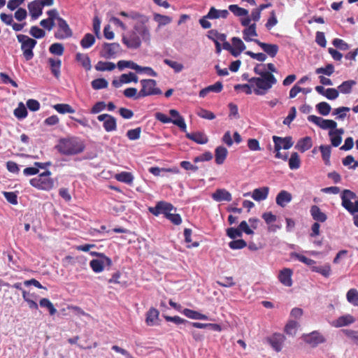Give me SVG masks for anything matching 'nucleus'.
Returning a JSON list of instances; mask_svg holds the SVG:
<instances>
[{"instance_id": "obj_1", "label": "nucleus", "mask_w": 358, "mask_h": 358, "mask_svg": "<svg viewBox=\"0 0 358 358\" xmlns=\"http://www.w3.org/2000/svg\"><path fill=\"white\" fill-rule=\"evenodd\" d=\"M264 64H257L254 68V72L260 77H253L250 80V83H254L256 88L254 92L257 95H264L272 88L273 85L277 83V79L273 73L263 71L260 69Z\"/></svg>"}, {"instance_id": "obj_2", "label": "nucleus", "mask_w": 358, "mask_h": 358, "mask_svg": "<svg viewBox=\"0 0 358 358\" xmlns=\"http://www.w3.org/2000/svg\"><path fill=\"white\" fill-rule=\"evenodd\" d=\"M55 148L60 154L70 156L82 152L84 150L85 145L80 138L69 136L60 138Z\"/></svg>"}, {"instance_id": "obj_3", "label": "nucleus", "mask_w": 358, "mask_h": 358, "mask_svg": "<svg viewBox=\"0 0 358 358\" xmlns=\"http://www.w3.org/2000/svg\"><path fill=\"white\" fill-rule=\"evenodd\" d=\"M173 208V206L171 203L160 201L157 203L155 206L150 207L148 210L155 216L164 214L165 217L169 220L173 224L179 225L182 222V219L179 214L171 213Z\"/></svg>"}, {"instance_id": "obj_4", "label": "nucleus", "mask_w": 358, "mask_h": 358, "mask_svg": "<svg viewBox=\"0 0 358 358\" xmlns=\"http://www.w3.org/2000/svg\"><path fill=\"white\" fill-rule=\"evenodd\" d=\"M51 172L45 171L37 177L30 180V185L38 189L50 190L54 186V180L50 178Z\"/></svg>"}, {"instance_id": "obj_5", "label": "nucleus", "mask_w": 358, "mask_h": 358, "mask_svg": "<svg viewBox=\"0 0 358 358\" xmlns=\"http://www.w3.org/2000/svg\"><path fill=\"white\" fill-rule=\"evenodd\" d=\"M342 206L349 213H358V198L355 192L350 189H344L341 194Z\"/></svg>"}, {"instance_id": "obj_6", "label": "nucleus", "mask_w": 358, "mask_h": 358, "mask_svg": "<svg viewBox=\"0 0 358 358\" xmlns=\"http://www.w3.org/2000/svg\"><path fill=\"white\" fill-rule=\"evenodd\" d=\"M17 38L18 42L21 43V49L25 59L27 61L31 60L34 57L33 49L36 46L37 41L23 34H18Z\"/></svg>"}, {"instance_id": "obj_7", "label": "nucleus", "mask_w": 358, "mask_h": 358, "mask_svg": "<svg viewBox=\"0 0 358 358\" xmlns=\"http://www.w3.org/2000/svg\"><path fill=\"white\" fill-rule=\"evenodd\" d=\"M141 89L139 91L138 96L142 98L162 94V90L157 87V82L153 79H143L140 81Z\"/></svg>"}, {"instance_id": "obj_8", "label": "nucleus", "mask_w": 358, "mask_h": 358, "mask_svg": "<svg viewBox=\"0 0 358 358\" xmlns=\"http://www.w3.org/2000/svg\"><path fill=\"white\" fill-rule=\"evenodd\" d=\"M91 256H96V259L91 260V268L96 273L101 272L106 266H110L111 259L103 253L91 251Z\"/></svg>"}, {"instance_id": "obj_9", "label": "nucleus", "mask_w": 358, "mask_h": 358, "mask_svg": "<svg viewBox=\"0 0 358 358\" xmlns=\"http://www.w3.org/2000/svg\"><path fill=\"white\" fill-rule=\"evenodd\" d=\"M308 120L319 126L322 129H331L330 131H333L337 127V123L334 120H324L314 115H309Z\"/></svg>"}, {"instance_id": "obj_10", "label": "nucleus", "mask_w": 358, "mask_h": 358, "mask_svg": "<svg viewBox=\"0 0 358 358\" xmlns=\"http://www.w3.org/2000/svg\"><path fill=\"white\" fill-rule=\"evenodd\" d=\"M58 29L55 33V37L57 39L62 40L69 38L73 33L66 21L63 18H59L57 22Z\"/></svg>"}, {"instance_id": "obj_11", "label": "nucleus", "mask_w": 358, "mask_h": 358, "mask_svg": "<svg viewBox=\"0 0 358 358\" xmlns=\"http://www.w3.org/2000/svg\"><path fill=\"white\" fill-rule=\"evenodd\" d=\"M305 343L310 345L312 348L317 347L319 344L324 343L326 338L317 331H313L310 334H303L302 336Z\"/></svg>"}, {"instance_id": "obj_12", "label": "nucleus", "mask_w": 358, "mask_h": 358, "mask_svg": "<svg viewBox=\"0 0 358 358\" xmlns=\"http://www.w3.org/2000/svg\"><path fill=\"white\" fill-rule=\"evenodd\" d=\"M122 52L118 43H104L103 45V56L106 58H114Z\"/></svg>"}, {"instance_id": "obj_13", "label": "nucleus", "mask_w": 358, "mask_h": 358, "mask_svg": "<svg viewBox=\"0 0 358 358\" xmlns=\"http://www.w3.org/2000/svg\"><path fill=\"white\" fill-rule=\"evenodd\" d=\"M122 43L129 49H137L141 45L140 37L135 31H132L129 35H122Z\"/></svg>"}, {"instance_id": "obj_14", "label": "nucleus", "mask_w": 358, "mask_h": 358, "mask_svg": "<svg viewBox=\"0 0 358 358\" xmlns=\"http://www.w3.org/2000/svg\"><path fill=\"white\" fill-rule=\"evenodd\" d=\"M273 141L274 143V150H288L292 147L294 142L291 136H287L285 138L273 136Z\"/></svg>"}, {"instance_id": "obj_15", "label": "nucleus", "mask_w": 358, "mask_h": 358, "mask_svg": "<svg viewBox=\"0 0 358 358\" xmlns=\"http://www.w3.org/2000/svg\"><path fill=\"white\" fill-rule=\"evenodd\" d=\"M44 7L39 0H34L28 3L27 8L33 20H37L42 15Z\"/></svg>"}, {"instance_id": "obj_16", "label": "nucleus", "mask_w": 358, "mask_h": 358, "mask_svg": "<svg viewBox=\"0 0 358 358\" xmlns=\"http://www.w3.org/2000/svg\"><path fill=\"white\" fill-rule=\"evenodd\" d=\"M140 19L141 22V24H136L134 26V29L142 37L143 41H149L150 39V34L148 28L145 24L148 21V18L143 15Z\"/></svg>"}, {"instance_id": "obj_17", "label": "nucleus", "mask_w": 358, "mask_h": 358, "mask_svg": "<svg viewBox=\"0 0 358 358\" xmlns=\"http://www.w3.org/2000/svg\"><path fill=\"white\" fill-rule=\"evenodd\" d=\"M285 341V336L279 333H275L268 338V343L276 352L281 351Z\"/></svg>"}, {"instance_id": "obj_18", "label": "nucleus", "mask_w": 358, "mask_h": 358, "mask_svg": "<svg viewBox=\"0 0 358 358\" xmlns=\"http://www.w3.org/2000/svg\"><path fill=\"white\" fill-rule=\"evenodd\" d=\"M254 42L271 57H275L278 52L279 47L276 44L266 43L259 40H254Z\"/></svg>"}, {"instance_id": "obj_19", "label": "nucleus", "mask_w": 358, "mask_h": 358, "mask_svg": "<svg viewBox=\"0 0 358 358\" xmlns=\"http://www.w3.org/2000/svg\"><path fill=\"white\" fill-rule=\"evenodd\" d=\"M169 114L173 117L171 122L178 127L182 131L186 132V123L184 118L180 115L179 112L176 109H171L169 110Z\"/></svg>"}, {"instance_id": "obj_20", "label": "nucleus", "mask_w": 358, "mask_h": 358, "mask_svg": "<svg viewBox=\"0 0 358 358\" xmlns=\"http://www.w3.org/2000/svg\"><path fill=\"white\" fill-rule=\"evenodd\" d=\"M211 196L214 201L217 202L231 201L232 200L231 194L225 189H217Z\"/></svg>"}, {"instance_id": "obj_21", "label": "nucleus", "mask_w": 358, "mask_h": 358, "mask_svg": "<svg viewBox=\"0 0 358 358\" xmlns=\"http://www.w3.org/2000/svg\"><path fill=\"white\" fill-rule=\"evenodd\" d=\"M292 271L290 268H283L281 270L278 275L279 281L287 287H291L292 285Z\"/></svg>"}, {"instance_id": "obj_22", "label": "nucleus", "mask_w": 358, "mask_h": 358, "mask_svg": "<svg viewBox=\"0 0 358 358\" xmlns=\"http://www.w3.org/2000/svg\"><path fill=\"white\" fill-rule=\"evenodd\" d=\"M292 199V195L291 193L286 190H281L275 198V202L279 206L284 208L287 203H289Z\"/></svg>"}, {"instance_id": "obj_23", "label": "nucleus", "mask_w": 358, "mask_h": 358, "mask_svg": "<svg viewBox=\"0 0 358 358\" xmlns=\"http://www.w3.org/2000/svg\"><path fill=\"white\" fill-rule=\"evenodd\" d=\"M185 136L194 142L203 145L208 143V136L203 132L197 131L192 133H186Z\"/></svg>"}, {"instance_id": "obj_24", "label": "nucleus", "mask_w": 358, "mask_h": 358, "mask_svg": "<svg viewBox=\"0 0 358 358\" xmlns=\"http://www.w3.org/2000/svg\"><path fill=\"white\" fill-rule=\"evenodd\" d=\"M231 43L234 48L232 55L235 57H238L241 53L246 48L245 45L242 40L238 37H233L231 38Z\"/></svg>"}, {"instance_id": "obj_25", "label": "nucleus", "mask_w": 358, "mask_h": 358, "mask_svg": "<svg viewBox=\"0 0 358 358\" xmlns=\"http://www.w3.org/2000/svg\"><path fill=\"white\" fill-rule=\"evenodd\" d=\"M313 146V141L311 137L306 136L304 138H300L296 145L295 148L300 151L301 152H304L309 149H310Z\"/></svg>"}, {"instance_id": "obj_26", "label": "nucleus", "mask_w": 358, "mask_h": 358, "mask_svg": "<svg viewBox=\"0 0 358 358\" xmlns=\"http://www.w3.org/2000/svg\"><path fill=\"white\" fill-rule=\"evenodd\" d=\"M310 213L313 219L317 222H324L327 220V215L316 205L311 206Z\"/></svg>"}, {"instance_id": "obj_27", "label": "nucleus", "mask_w": 358, "mask_h": 358, "mask_svg": "<svg viewBox=\"0 0 358 358\" xmlns=\"http://www.w3.org/2000/svg\"><path fill=\"white\" fill-rule=\"evenodd\" d=\"M355 322V318L352 315L347 314L339 317L337 320L334 321L333 326L336 327H341L351 324Z\"/></svg>"}, {"instance_id": "obj_28", "label": "nucleus", "mask_w": 358, "mask_h": 358, "mask_svg": "<svg viewBox=\"0 0 358 358\" xmlns=\"http://www.w3.org/2000/svg\"><path fill=\"white\" fill-rule=\"evenodd\" d=\"M227 10H217L215 7H211L206 15V17L210 20L223 18L226 19L229 15Z\"/></svg>"}, {"instance_id": "obj_29", "label": "nucleus", "mask_w": 358, "mask_h": 358, "mask_svg": "<svg viewBox=\"0 0 358 358\" xmlns=\"http://www.w3.org/2000/svg\"><path fill=\"white\" fill-rule=\"evenodd\" d=\"M268 192L269 187H268L257 188L253 190L252 197L257 201H264L268 197Z\"/></svg>"}, {"instance_id": "obj_30", "label": "nucleus", "mask_w": 358, "mask_h": 358, "mask_svg": "<svg viewBox=\"0 0 358 358\" xmlns=\"http://www.w3.org/2000/svg\"><path fill=\"white\" fill-rule=\"evenodd\" d=\"M227 149L223 146H218L215 150V161L218 165H221L225 161L227 157Z\"/></svg>"}, {"instance_id": "obj_31", "label": "nucleus", "mask_w": 358, "mask_h": 358, "mask_svg": "<svg viewBox=\"0 0 358 358\" xmlns=\"http://www.w3.org/2000/svg\"><path fill=\"white\" fill-rule=\"evenodd\" d=\"M257 33L256 31V24L253 23L248 26V27H246L243 31V39L247 41H254L255 39L252 38V37L257 36Z\"/></svg>"}, {"instance_id": "obj_32", "label": "nucleus", "mask_w": 358, "mask_h": 358, "mask_svg": "<svg viewBox=\"0 0 358 358\" xmlns=\"http://www.w3.org/2000/svg\"><path fill=\"white\" fill-rule=\"evenodd\" d=\"M159 316V311L155 308H150L146 313L145 322L147 325L153 326L158 320Z\"/></svg>"}, {"instance_id": "obj_33", "label": "nucleus", "mask_w": 358, "mask_h": 358, "mask_svg": "<svg viewBox=\"0 0 358 358\" xmlns=\"http://www.w3.org/2000/svg\"><path fill=\"white\" fill-rule=\"evenodd\" d=\"M182 314L185 315L187 317L193 319V320H206L208 319V316L202 314L199 312H197L196 310L189 309V308H185L182 311Z\"/></svg>"}, {"instance_id": "obj_34", "label": "nucleus", "mask_w": 358, "mask_h": 358, "mask_svg": "<svg viewBox=\"0 0 358 358\" xmlns=\"http://www.w3.org/2000/svg\"><path fill=\"white\" fill-rule=\"evenodd\" d=\"M149 172L155 176H160L161 172H168L172 173L174 174H178L180 173V170L177 167L173 168H159L157 166H152L149 169Z\"/></svg>"}, {"instance_id": "obj_35", "label": "nucleus", "mask_w": 358, "mask_h": 358, "mask_svg": "<svg viewBox=\"0 0 358 358\" xmlns=\"http://www.w3.org/2000/svg\"><path fill=\"white\" fill-rule=\"evenodd\" d=\"M115 178L119 182L128 185H131L134 180V176L132 173L127 171H122L120 173L115 174Z\"/></svg>"}, {"instance_id": "obj_36", "label": "nucleus", "mask_w": 358, "mask_h": 358, "mask_svg": "<svg viewBox=\"0 0 358 358\" xmlns=\"http://www.w3.org/2000/svg\"><path fill=\"white\" fill-rule=\"evenodd\" d=\"M48 62L50 66V71L52 73L55 77L59 78L60 75L61 60L50 58L48 59Z\"/></svg>"}, {"instance_id": "obj_37", "label": "nucleus", "mask_w": 358, "mask_h": 358, "mask_svg": "<svg viewBox=\"0 0 358 358\" xmlns=\"http://www.w3.org/2000/svg\"><path fill=\"white\" fill-rule=\"evenodd\" d=\"M356 85V81L353 80H349L342 83L338 87V92L343 94H349L352 91V88Z\"/></svg>"}, {"instance_id": "obj_38", "label": "nucleus", "mask_w": 358, "mask_h": 358, "mask_svg": "<svg viewBox=\"0 0 358 358\" xmlns=\"http://www.w3.org/2000/svg\"><path fill=\"white\" fill-rule=\"evenodd\" d=\"M103 127L107 132H111L117 129V121L116 119L110 115L106 121L103 123Z\"/></svg>"}, {"instance_id": "obj_39", "label": "nucleus", "mask_w": 358, "mask_h": 358, "mask_svg": "<svg viewBox=\"0 0 358 358\" xmlns=\"http://www.w3.org/2000/svg\"><path fill=\"white\" fill-rule=\"evenodd\" d=\"M312 271L316 273H320L322 275H323L325 278H328L331 274V266L329 264H326L323 266H313Z\"/></svg>"}, {"instance_id": "obj_40", "label": "nucleus", "mask_w": 358, "mask_h": 358, "mask_svg": "<svg viewBox=\"0 0 358 358\" xmlns=\"http://www.w3.org/2000/svg\"><path fill=\"white\" fill-rule=\"evenodd\" d=\"M301 166V160L297 152H292L289 159V167L292 170L298 169Z\"/></svg>"}, {"instance_id": "obj_41", "label": "nucleus", "mask_w": 358, "mask_h": 358, "mask_svg": "<svg viewBox=\"0 0 358 358\" xmlns=\"http://www.w3.org/2000/svg\"><path fill=\"white\" fill-rule=\"evenodd\" d=\"M320 150L322 153V157L326 165L330 164L331 147L329 145H320Z\"/></svg>"}, {"instance_id": "obj_42", "label": "nucleus", "mask_w": 358, "mask_h": 358, "mask_svg": "<svg viewBox=\"0 0 358 358\" xmlns=\"http://www.w3.org/2000/svg\"><path fill=\"white\" fill-rule=\"evenodd\" d=\"M14 115L19 120L24 119L27 116V110L22 102L14 110Z\"/></svg>"}, {"instance_id": "obj_43", "label": "nucleus", "mask_w": 358, "mask_h": 358, "mask_svg": "<svg viewBox=\"0 0 358 358\" xmlns=\"http://www.w3.org/2000/svg\"><path fill=\"white\" fill-rule=\"evenodd\" d=\"M291 256L292 257H295L296 259H297L301 262H303L305 264L309 266L311 268H312L313 266H315L316 262L315 260L309 259V258L306 257V256H304L303 255H300V254L296 253V252H292L291 254Z\"/></svg>"}, {"instance_id": "obj_44", "label": "nucleus", "mask_w": 358, "mask_h": 358, "mask_svg": "<svg viewBox=\"0 0 358 358\" xmlns=\"http://www.w3.org/2000/svg\"><path fill=\"white\" fill-rule=\"evenodd\" d=\"M347 300L351 304L358 306V291L352 288L348 290L346 294Z\"/></svg>"}, {"instance_id": "obj_45", "label": "nucleus", "mask_w": 358, "mask_h": 358, "mask_svg": "<svg viewBox=\"0 0 358 358\" xmlns=\"http://www.w3.org/2000/svg\"><path fill=\"white\" fill-rule=\"evenodd\" d=\"M207 36L213 42H215V41H224L227 38L224 34L219 33L216 29H211L208 31Z\"/></svg>"}, {"instance_id": "obj_46", "label": "nucleus", "mask_w": 358, "mask_h": 358, "mask_svg": "<svg viewBox=\"0 0 358 358\" xmlns=\"http://www.w3.org/2000/svg\"><path fill=\"white\" fill-rule=\"evenodd\" d=\"M115 64L110 62H99L96 66L95 69L97 71H112L115 69Z\"/></svg>"}, {"instance_id": "obj_47", "label": "nucleus", "mask_w": 358, "mask_h": 358, "mask_svg": "<svg viewBox=\"0 0 358 358\" xmlns=\"http://www.w3.org/2000/svg\"><path fill=\"white\" fill-rule=\"evenodd\" d=\"M54 108L59 113H73L75 110L69 104L57 103L54 106Z\"/></svg>"}, {"instance_id": "obj_48", "label": "nucleus", "mask_w": 358, "mask_h": 358, "mask_svg": "<svg viewBox=\"0 0 358 358\" xmlns=\"http://www.w3.org/2000/svg\"><path fill=\"white\" fill-rule=\"evenodd\" d=\"M41 307L46 308L51 315H55L57 313V309L54 307L52 302L46 298H43L39 301Z\"/></svg>"}, {"instance_id": "obj_49", "label": "nucleus", "mask_w": 358, "mask_h": 358, "mask_svg": "<svg viewBox=\"0 0 358 358\" xmlns=\"http://www.w3.org/2000/svg\"><path fill=\"white\" fill-rule=\"evenodd\" d=\"M117 66L120 70H123L125 68H129L136 71L137 68H138V64L133 61L120 60L117 62Z\"/></svg>"}, {"instance_id": "obj_50", "label": "nucleus", "mask_w": 358, "mask_h": 358, "mask_svg": "<svg viewBox=\"0 0 358 358\" xmlns=\"http://www.w3.org/2000/svg\"><path fill=\"white\" fill-rule=\"evenodd\" d=\"M316 108L319 113L322 115H329L331 110V106L325 101L317 103L316 105Z\"/></svg>"}, {"instance_id": "obj_51", "label": "nucleus", "mask_w": 358, "mask_h": 358, "mask_svg": "<svg viewBox=\"0 0 358 358\" xmlns=\"http://www.w3.org/2000/svg\"><path fill=\"white\" fill-rule=\"evenodd\" d=\"M76 61L79 62L86 70H90V57L82 53L76 54Z\"/></svg>"}, {"instance_id": "obj_52", "label": "nucleus", "mask_w": 358, "mask_h": 358, "mask_svg": "<svg viewBox=\"0 0 358 358\" xmlns=\"http://www.w3.org/2000/svg\"><path fill=\"white\" fill-rule=\"evenodd\" d=\"M49 51L53 55L61 56L64 53V48L62 43H55L50 46Z\"/></svg>"}, {"instance_id": "obj_53", "label": "nucleus", "mask_w": 358, "mask_h": 358, "mask_svg": "<svg viewBox=\"0 0 358 358\" xmlns=\"http://www.w3.org/2000/svg\"><path fill=\"white\" fill-rule=\"evenodd\" d=\"M229 10L233 13L236 16H245L248 15V10L239 7L238 5L232 4L229 6Z\"/></svg>"}, {"instance_id": "obj_54", "label": "nucleus", "mask_w": 358, "mask_h": 358, "mask_svg": "<svg viewBox=\"0 0 358 358\" xmlns=\"http://www.w3.org/2000/svg\"><path fill=\"white\" fill-rule=\"evenodd\" d=\"M123 94L127 98H132L135 100L142 98L138 96L139 92H138L137 89L134 87H128L123 92Z\"/></svg>"}, {"instance_id": "obj_55", "label": "nucleus", "mask_w": 358, "mask_h": 358, "mask_svg": "<svg viewBox=\"0 0 358 358\" xmlns=\"http://www.w3.org/2000/svg\"><path fill=\"white\" fill-rule=\"evenodd\" d=\"M91 85L94 90H101L106 88L108 83L105 78H97L94 80Z\"/></svg>"}, {"instance_id": "obj_56", "label": "nucleus", "mask_w": 358, "mask_h": 358, "mask_svg": "<svg viewBox=\"0 0 358 358\" xmlns=\"http://www.w3.org/2000/svg\"><path fill=\"white\" fill-rule=\"evenodd\" d=\"M141 128L137 127L136 129H129L127 131L126 136L130 141L138 140L141 137Z\"/></svg>"}, {"instance_id": "obj_57", "label": "nucleus", "mask_w": 358, "mask_h": 358, "mask_svg": "<svg viewBox=\"0 0 358 358\" xmlns=\"http://www.w3.org/2000/svg\"><path fill=\"white\" fill-rule=\"evenodd\" d=\"M334 72V66L331 64H328L325 67L317 68L315 70L317 74H324L328 76Z\"/></svg>"}, {"instance_id": "obj_58", "label": "nucleus", "mask_w": 358, "mask_h": 358, "mask_svg": "<svg viewBox=\"0 0 358 358\" xmlns=\"http://www.w3.org/2000/svg\"><path fill=\"white\" fill-rule=\"evenodd\" d=\"M350 109L348 107H339L334 109V110L333 111V115H337L336 119L338 120H343L346 117V112L350 111Z\"/></svg>"}, {"instance_id": "obj_59", "label": "nucleus", "mask_w": 358, "mask_h": 358, "mask_svg": "<svg viewBox=\"0 0 358 358\" xmlns=\"http://www.w3.org/2000/svg\"><path fill=\"white\" fill-rule=\"evenodd\" d=\"M196 115L201 118L210 120L215 118V115L213 112L203 108H199Z\"/></svg>"}, {"instance_id": "obj_60", "label": "nucleus", "mask_w": 358, "mask_h": 358, "mask_svg": "<svg viewBox=\"0 0 358 358\" xmlns=\"http://www.w3.org/2000/svg\"><path fill=\"white\" fill-rule=\"evenodd\" d=\"M29 34L36 38H42L45 35V31L37 26H32L30 29Z\"/></svg>"}, {"instance_id": "obj_61", "label": "nucleus", "mask_w": 358, "mask_h": 358, "mask_svg": "<svg viewBox=\"0 0 358 358\" xmlns=\"http://www.w3.org/2000/svg\"><path fill=\"white\" fill-rule=\"evenodd\" d=\"M298 322L294 320H290L286 324L285 327V331L287 334L293 335L296 333V329L298 327Z\"/></svg>"}, {"instance_id": "obj_62", "label": "nucleus", "mask_w": 358, "mask_h": 358, "mask_svg": "<svg viewBox=\"0 0 358 358\" xmlns=\"http://www.w3.org/2000/svg\"><path fill=\"white\" fill-rule=\"evenodd\" d=\"M164 62L172 68L176 73H179L183 69V65L178 62L165 59Z\"/></svg>"}, {"instance_id": "obj_63", "label": "nucleus", "mask_w": 358, "mask_h": 358, "mask_svg": "<svg viewBox=\"0 0 358 358\" xmlns=\"http://www.w3.org/2000/svg\"><path fill=\"white\" fill-rule=\"evenodd\" d=\"M246 245V242L243 239L234 240L229 243V248L232 250L242 249Z\"/></svg>"}, {"instance_id": "obj_64", "label": "nucleus", "mask_w": 358, "mask_h": 358, "mask_svg": "<svg viewBox=\"0 0 358 358\" xmlns=\"http://www.w3.org/2000/svg\"><path fill=\"white\" fill-rule=\"evenodd\" d=\"M332 44L334 47L341 50H347L350 48L349 45L346 42H345L343 39L338 38L333 40Z\"/></svg>"}]
</instances>
